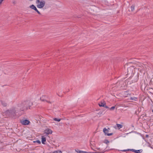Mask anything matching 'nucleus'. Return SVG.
Returning <instances> with one entry per match:
<instances>
[{
  "instance_id": "f257e3e1",
  "label": "nucleus",
  "mask_w": 153,
  "mask_h": 153,
  "mask_svg": "<svg viewBox=\"0 0 153 153\" xmlns=\"http://www.w3.org/2000/svg\"><path fill=\"white\" fill-rule=\"evenodd\" d=\"M20 111L19 107L17 106L7 110L4 114L7 116L15 118L19 114V112Z\"/></svg>"
},
{
  "instance_id": "f03ea898",
  "label": "nucleus",
  "mask_w": 153,
  "mask_h": 153,
  "mask_svg": "<svg viewBox=\"0 0 153 153\" xmlns=\"http://www.w3.org/2000/svg\"><path fill=\"white\" fill-rule=\"evenodd\" d=\"M31 104L32 103L29 101H24L19 104L17 107H19L20 111H24L30 108V107Z\"/></svg>"
},
{
  "instance_id": "7ed1b4c3",
  "label": "nucleus",
  "mask_w": 153,
  "mask_h": 153,
  "mask_svg": "<svg viewBox=\"0 0 153 153\" xmlns=\"http://www.w3.org/2000/svg\"><path fill=\"white\" fill-rule=\"evenodd\" d=\"M132 62H129L128 64L132 67H133L134 69H138L143 70L144 69L145 67V65L142 63L137 62L136 63H134L133 65H131V64H132Z\"/></svg>"
},
{
  "instance_id": "20e7f679",
  "label": "nucleus",
  "mask_w": 153,
  "mask_h": 153,
  "mask_svg": "<svg viewBox=\"0 0 153 153\" xmlns=\"http://www.w3.org/2000/svg\"><path fill=\"white\" fill-rule=\"evenodd\" d=\"M36 3L37 4V7L39 8H41L44 6L45 2L44 0H36Z\"/></svg>"
},
{
  "instance_id": "39448f33",
  "label": "nucleus",
  "mask_w": 153,
  "mask_h": 153,
  "mask_svg": "<svg viewBox=\"0 0 153 153\" xmlns=\"http://www.w3.org/2000/svg\"><path fill=\"white\" fill-rule=\"evenodd\" d=\"M20 122L22 124L24 125H28L30 123V121L27 120H21Z\"/></svg>"
},
{
  "instance_id": "423d86ee",
  "label": "nucleus",
  "mask_w": 153,
  "mask_h": 153,
  "mask_svg": "<svg viewBox=\"0 0 153 153\" xmlns=\"http://www.w3.org/2000/svg\"><path fill=\"white\" fill-rule=\"evenodd\" d=\"M30 8L33 9L34 10H35L36 11L37 13L39 14V15L41 14L38 11V10H37V8H36V6L35 5H34L33 4H32V5H31L30 6Z\"/></svg>"
},
{
  "instance_id": "0eeeda50",
  "label": "nucleus",
  "mask_w": 153,
  "mask_h": 153,
  "mask_svg": "<svg viewBox=\"0 0 153 153\" xmlns=\"http://www.w3.org/2000/svg\"><path fill=\"white\" fill-rule=\"evenodd\" d=\"M40 100L42 101H46L48 103H50V104H51L53 102L52 101H49L45 99H44L43 98V97H42L40 98Z\"/></svg>"
},
{
  "instance_id": "6e6552de",
  "label": "nucleus",
  "mask_w": 153,
  "mask_h": 153,
  "mask_svg": "<svg viewBox=\"0 0 153 153\" xmlns=\"http://www.w3.org/2000/svg\"><path fill=\"white\" fill-rule=\"evenodd\" d=\"M45 133L47 135L52 134V131L51 130L49 129H47L45 130Z\"/></svg>"
},
{
  "instance_id": "1a4fd4ad",
  "label": "nucleus",
  "mask_w": 153,
  "mask_h": 153,
  "mask_svg": "<svg viewBox=\"0 0 153 153\" xmlns=\"http://www.w3.org/2000/svg\"><path fill=\"white\" fill-rule=\"evenodd\" d=\"M46 141V138L44 136H42V142L43 144H45V142Z\"/></svg>"
},
{
  "instance_id": "9d476101",
  "label": "nucleus",
  "mask_w": 153,
  "mask_h": 153,
  "mask_svg": "<svg viewBox=\"0 0 153 153\" xmlns=\"http://www.w3.org/2000/svg\"><path fill=\"white\" fill-rule=\"evenodd\" d=\"M106 103L105 101H103V102H101L100 103H99V105L100 107L103 106H104V105H105Z\"/></svg>"
},
{
  "instance_id": "9b49d317",
  "label": "nucleus",
  "mask_w": 153,
  "mask_h": 153,
  "mask_svg": "<svg viewBox=\"0 0 153 153\" xmlns=\"http://www.w3.org/2000/svg\"><path fill=\"white\" fill-rule=\"evenodd\" d=\"M103 131L105 135H107L108 134V132L109 131L108 129H107L105 128L103 129Z\"/></svg>"
},
{
  "instance_id": "f8f14e48",
  "label": "nucleus",
  "mask_w": 153,
  "mask_h": 153,
  "mask_svg": "<svg viewBox=\"0 0 153 153\" xmlns=\"http://www.w3.org/2000/svg\"><path fill=\"white\" fill-rule=\"evenodd\" d=\"M76 151L78 153H88V152H86L83 151H82L78 149H77V150H76Z\"/></svg>"
},
{
  "instance_id": "ddd939ff",
  "label": "nucleus",
  "mask_w": 153,
  "mask_h": 153,
  "mask_svg": "<svg viewBox=\"0 0 153 153\" xmlns=\"http://www.w3.org/2000/svg\"><path fill=\"white\" fill-rule=\"evenodd\" d=\"M116 126H117V127L118 128V129H120V128H122L123 126L122 125L119 124H117Z\"/></svg>"
},
{
  "instance_id": "4468645a",
  "label": "nucleus",
  "mask_w": 153,
  "mask_h": 153,
  "mask_svg": "<svg viewBox=\"0 0 153 153\" xmlns=\"http://www.w3.org/2000/svg\"><path fill=\"white\" fill-rule=\"evenodd\" d=\"M1 104L3 106L5 107L7 106V103L4 101H1Z\"/></svg>"
},
{
  "instance_id": "2eb2a0df",
  "label": "nucleus",
  "mask_w": 153,
  "mask_h": 153,
  "mask_svg": "<svg viewBox=\"0 0 153 153\" xmlns=\"http://www.w3.org/2000/svg\"><path fill=\"white\" fill-rule=\"evenodd\" d=\"M134 5H132L131 7V10H129V11H134Z\"/></svg>"
},
{
  "instance_id": "dca6fc26",
  "label": "nucleus",
  "mask_w": 153,
  "mask_h": 153,
  "mask_svg": "<svg viewBox=\"0 0 153 153\" xmlns=\"http://www.w3.org/2000/svg\"><path fill=\"white\" fill-rule=\"evenodd\" d=\"M53 153H62V152L59 150L54 151Z\"/></svg>"
},
{
  "instance_id": "f3484780",
  "label": "nucleus",
  "mask_w": 153,
  "mask_h": 153,
  "mask_svg": "<svg viewBox=\"0 0 153 153\" xmlns=\"http://www.w3.org/2000/svg\"><path fill=\"white\" fill-rule=\"evenodd\" d=\"M135 152L136 153H141L142 152L141 150H135Z\"/></svg>"
},
{
  "instance_id": "a211bd4d",
  "label": "nucleus",
  "mask_w": 153,
  "mask_h": 153,
  "mask_svg": "<svg viewBox=\"0 0 153 153\" xmlns=\"http://www.w3.org/2000/svg\"><path fill=\"white\" fill-rule=\"evenodd\" d=\"M53 120L54 121H57L58 122H59L60 120L61 119H58L57 118H54L53 119Z\"/></svg>"
},
{
  "instance_id": "6ab92c4d",
  "label": "nucleus",
  "mask_w": 153,
  "mask_h": 153,
  "mask_svg": "<svg viewBox=\"0 0 153 153\" xmlns=\"http://www.w3.org/2000/svg\"><path fill=\"white\" fill-rule=\"evenodd\" d=\"M130 99L131 100H134V101H136L137 99V98H136L135 97H131L130 98Z\"/></svg>"
},
{
  "instance_id": "aec40b11",
  "label": "nucleus",
  "mask_w": 153,
  "mask_h": 153,
  "mask_svg": "<svg viewBox=\"0 0 153 153\" xmlns=\"http://www.w3.org/2000/svg\"><path fill=\"white\" fill-rule=\"evenodd\" d=\"M104 143L107 144H108L109 143V142L108 140H105L104 141Z\"/></svg>"
},
{
  "instance_id": "412c9836",
  "label": "nucleus",
  "mask_w": 153,
  "mask_h": 153,
  "mask_svg": "<svg viewBox=\"0 0 153 153\" xmlns=\"http://www.w3.org/2000/svg\"><path fill=\"white\" fill-rule=\"evenodd\" d=\"M33 142L34 143H35V142H36L39 144H40L41 143V142L40 140H37L36 141H33Z\"/></svg>"
},
{
  "instance_id": "4be33fe9",
  "label": "nucleus",
  "mask_w": 153,
  "mask_h": 153,
  "mask_svg": "<svg viewBox=\"0 0 153 153\" xmlns=\"http://www.w3.org/2000/svg\"><path fill=\"white\" fill-rule=\"evenodd\" d=\"M115 106H112L111 108H110V110H114L115 109Z\"/></svg>"
},
{
  "instance_id": "5701e85b",
  "label": "nucleus",
  "mask_w": 153,
  "mask_h": 153,
  "mask_svg": "<svg viewBox=\"0 0 153 153\" xmlns=\"http://www.w3.org/2000/svg\"><path fill=\"white\" fill-rule=\"evenodd\" d=\"M135 150L134 149H128V151H131V152H135Z\"/></svg>"
},
{
  "instance_id": "b1692460",
  "label": "nucleus",
  "mask_w": 153,
  "mask_h": 153,
  "mask_svg": "<svg viewBox=\"0 0 153 153\" xmlns=\"http://www.w3.org/2000/svg\"><path fill=\"white\" fill-rule=\"evenodd\" d=\"M113 134V133H108V134H107V135L108 136H110L112 135Z\"/></svg>"
},
{
  "instance_id": "393cba45",
  "label": "nucleus",
  "mask_w": 153,
  "mask_h": 153,
  "mask_svg": "<svg viewBox=\"0 0 153 153\" xmlns=\"http://www.w3.org/2000/svg\"><path fill=\"white\" fill-rule=\"evenodd\" d=\"M103 107L106 108H108V106H106L105 105H104V106Z\"/></svg>"
},
{
  "instance_id": "a878e982",
  "label": "nucleus",
  "mask_w": 153,
  "mask_h": 153,
  "mask_svg": "<svg viewBox=\"0 0 153 153\" xmlns=\"http://www.w3.org/2000/svg\"><path fill=\"white\" fill-rule=\"evenodd\" d=\"M88 153H101V152H88Z\"/></svg>"
},
{
  "instance_id": "bb28decb",
  "label": "nucleus",
  "mask_w": 153,
  "mask_h": 153,
  "mask_svg": "<svg viewBox=\"0 0 153 153\" xmlns=\"http://www.w3.org/2000/svg\"><path fill=\"white\" fill-rule=\"evenodd\" d=\"M4 0H0V5L1 4Z\"/></svg>"
},
{
  "instance_id": "cd10ccee",
  "label": "nucleus",
  "mask_w": 153,
  "mask_h": 153,
  "mask_svg": "<svg viewBox=\"0 0 153 153\" xmlns=\"http://www.w3.org/2000/svg\"><path fill=\"white\" fill-rule=\"evenodd\" d=\"M128 151V149H127V150H122V151H123V152H126V151Z\"/></svg>"
},
{
  "instance_id": "c85d7f7f",
  "label": "nucleus",
  "mask_w": 153,
  "mask_h": 153,
  "mask_svg": "<svg viewBox=\"0 0 153 153\" xmlns=\"http://www.w3.org/2000/svg\"><path fill=\"white\" fill-rule=\"evenodd\" d=\"M108 130L110 129L109 128H108Z\"/></svg>"
},
{
  "instance_id": "c756f323",
  "label": "nucleus",
  "mask_w": 153,
  "mask_h": 153,
  "mask_svg": "<svg viewBox=\"0 0 153 153\" xmlns=\"http://www.w3.org/2000/svg\"><path fill=\"white\" fill-rule=\"evenodd\" d=\"M30 1H33V0H29Z\"/></svg>"
},
{
  "instance_id": "7c9ffc66",
  "label": "nucleus",
  "mask_w": 153,
  "mask_h": 153,
  "mask_svg": "<svg viewBox=\"0 0 153 153\" xmlns=\"http://www.w3.org/2000/svg\"><path fill=\"white\" fill-rule=\"evenodd\" d=\"M152 112H153V109L152 110Z\"/></svg>"
}]
</instances>
